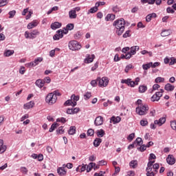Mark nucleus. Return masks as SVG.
Wrapping results in <instances>:
<instances>
[{
	"label": "nucleus",
	"instance_id": "nucleus-1",
	"mask_svg": "<svg viewBox=\"0 0 176 176\" xmlns=\"http://www.w3.org/2000/svg\"><path fill=\"white\" fill-rule=\"evenodd\" d=\"M113 25L116 28V34L120 36L124 32L126 21H124V19H117L113 22Z\"/></svg>",
	"mask_w": 176,
	"mask_h": 176
},
{
	"label": "nucleus",
	"instance_id": "nucleus-52",
	"mask_svg": "<svg viewBox=\"0 0 176 176\" xmlns=\"http://www.w3.org/2000/svg\"><path fill=\"white\" fill-rule=\"evenodd\" d=\"M91 97V92H87L84 95V100H89Z\"/></svg>",
	"mask_w": 176,
	"mask_h": 176
},
{
	"label": "nucleus",
	"instance_id": "nucleus-22",
	"mask_svg": "<svg viewBox=\"0 0 176 176\" xmlns=\"http://www.w3.org/2000/svg\"><path fill=\"white\" fill-rule=\"evenodd\" d=\"M40 32L38 31V30H34L32 32L30 33V39H35L36 38V36L39 35Z\"/></svg>",
	"mask_w": 176,
	"mask_h": 176
},
{
	"label": "nucleus",
	"instance_id": "nucleus-42",
	"mask_svg": "<svg viewBox=\"0 0 176 176\" xmlns=\"http://www.w3.org/2000/svg\"><path fill=\"white\" fill-rule=\"evenodd\" d=\"M20 170H21V173H22V174H25V175L28 174V169H27L25 166H21L20 168Z\"/></svg>",
	"mask_w": 176,
	"mask_h": 176
},
{
	"label": "nucleus",
	"instance_id": "nucleus-38",
	"mask_svg": "<svg viewBox=\"0 0 176 176\" xmlns=\"http://www.w3.org/2000/svg\"><path fill=\"white\" fill-rule=\"evenodd\" d=\"M148 90V87L145 85H140L139 87V91L140 93H145Z\"/></svg>",
	"mask_w": 176,
	"mask_h": 176
},
{
	"label": "nucleus",
	"instance_id": "nucleus-6",
	"mask_svg": "<svg viewBox=\"0 0 176 176\" xmlns=\"http://www.w3.org/2000/svg\"><path fill=\"white\" fill-rule=\"evenodd\" d=\"M80 10V7H76L69 11V18L71 20L75 19L78 17V14H76V12H79Z\"/></svg>",
	"mask_w": 176,
	"mask_h": 176
},
{
	"label": "nucleus",
	"instance_id": "nucleus-45",
	"mask_svg": "<svg viewBox=\"0 0 176 176\" xmlns=\"http://www.w3.org/2000/svg\"><path fill=\"white\" fill-rule=\"evenodd\" d=\"M9 2V0H0V8L2 6H6Z\"/></svg>",
	"mask_w": 176,
	"mask_h": 176
},
{
	"label": "nucleus",
	"instance_id": "nucleus-43",
	"mask_svg": "<svg viewBox=\"0 0 176 176\" xmlns=\"http://www.w3.org/2000/svg\"><path fill=\"white\" fill-rule=\"evenodd\" d=\"M112 104H113V102H112L111 100H107V102H103V107L104 108H107V107H109V105H112Z\"/></svg>",
	"mask_w": 176,
	"mask_h": 176
},
{
	"label": "nucleus",
	"instance_id": "nucleus-12",
	"mask_svg": "<svg viewBox=\"0 0 176 176\" xmlns=\"http://www.w3.org/2000/svg\"><path fill=\"white\" fill-rule=\"evenodd\" d=\"M79 111H80L79 107H75L72 109H67L66 113H67V115H75V113H78Z\"/></svg>",
	"mask_w": 176,
	"mask_h": 176
},
{
	"label": "nucleus",
	"instance_id": "nucleus-33",
	"mask_svg": "<svg viewBox=\"0 0 176 176\" xmlns=\"http://www.w3.org/2000/svg\"><path fill=\"white\" fill-rule=\"evenodd\" d=\"M129 166L130 167H131V168H135L137 166H138V161L137 160L131 161L129 163Z\"/></svg>",
	"mask_w": 176,
	"mask_h": 176
},
{
	"label": "nucleus",
	"instance_id": "nucleus-57",
	"mask_svg": "<svg viewBox=\"0 0 176 176\" xmlns=\"http://www.w3.org/2000/svg\"><path fill=\"white\" fill-rule=\"evenodd\" d=\"M133 69V65H128L124 69V72L127 74L130 71V69Z\"/></svg>",
	"mask_w": 176,
	"mask_h": 176
},
{
	"label": "nucleus",
	"instance_id": "nucleus-51",
	"mask_svg": "<svg viewBox=\"0 0 176 176\" xmlns=\"http://www.w3.org/2000/svg\"><path fill=\"white\" fill-rule=\"evenodd\" d=\"M176 64V58L175 57H171L170 58L169 65H174Z\"/></svg>",
	"mask_w": 176,
	"mask_h": 176
},
{
	"label": "nucleus",
	"instance_id": "nucleus-20",
	"mask_svg": "<svg viewBox=\"0 0 176 176\" xmlns=\"http://www.w3.org/2000/svg\"><path fill=\"white\" fill-rule=\"evenodd\" d=\"M166 123V118H161L159 120H156L154 121V124H157L158 126H162Z\"/></svg>",
	"mask_w": 176,
	"mask_h": 176
},
{
	"label": "nucleus",
	"instance_id": "nucleus-59",
	"mask_svg": "<svg viewBox=\"0 0 176 176\" xmlns=\"http://www.w3.org/2000/svg\"><path fill=\"white\" fill-rule=\"evenodd\" d=\"M57 134H63L64 133V127L60 126L58 129L56 131Z\"/></svg>",
	"mask_w": 176,
	"mask_h": 176
},
{
	"label": "nucleus",
	"instance_id": "nucleus-4",
	"mask_svg": "<svg viewBox=\"0 0 176 176\" xmlns=\"http://www.w3.org/2000/svg\"><path fill=\"white\" fill-rule=\"evenodd\" d=\"M57 102V97L54 95V93H50L45 97V102L49 105H53V104H56Z\"/></svg>",
	"mask_w": 176,
	"mask_h": 176
},
{
	"label": "nucleus",
	"instance_id": "nucleus-62",
	"mask_svg": "<svg viewBox=\"0 0 176 176\" xmlns=\"http://www.w3.org/2000/svg\"><path fill=\"white\" fill-rule=\"evenodd\" d=\"M97 79L96 80H93L91 81L90 85H92L93 87H96L97 86Z\"/></svg>",
	"mask_w": 176,
	"mask_h": 176
},
{
	"label": "nucleus",
	"instance_id": "nucleus-26",
	"mask_svg": "<svg viewBox=\"0 0 176 176\" xmlns=\"http://www.w3.org/2000/svg\"><path fill=\"white\" fill-rule=\"evenodd\" d=\"M102 142V139L96 138L94 141V146L96 148H98V146H100V144Z\"/></svg>",
	"mask_w": 176,
	"mask_h": 176
},
{
	"label": "nucleus",
	"instance_id": "nucleus-15",
	"mask_svg": "<svg viewBox=\"0 0 176 176\" xmlns=\"http://www.w3.org/2000/svg\"><path fill=\"white\" fill-rule=\"evenodd\" d=\"M38 24H39V23L38 22V21L34 20V21L30 22L27 25V28H28V30H32V28H35V27H37Z\"/></svg>",
	"mask_w": 176,
	"mask_h": 176
},
{
	"label": "nucleus",
	"instance_id": "nucleus-5",
	"mask_svg": "<svg viewBox=\"0 0 176 176\" xmlns=\"http://www.w3.org/2000/svg\"><path fill=\"white\" fill-rule=\"evenodd\" d=\"M97 82H98L99 87H107L109 83V80L107 77L98 78Z\"/></svg>",
	"mask_w": 176,
	"mask_h": 176
},
{
	"label": "nucleus",
	"instance_id": "nucleus-13",
	"mask_svg": "<svg viewBox=\"0 0 176 176\" xmlns=\"http://www.w3.org/2000/svg\"><path fill=\"white\" fill-rule=\"evenodd\" d=\"M140 50V46L136 45L131 47V51L128 52V54H130L131 58L132 56L136 54L137 52Z\"/></svg>",
	"mask_w": 176,
	"mask_h": 176
},
{
	"label": "nucleus",
	"instance_id": "nucleus-27",
	"mask_svg": "<svg viewBox=\"0 0 176 176\" xmlns=\"http://www.w3.org/2000/svg\"><path fill=\"white\" fill-rule=\"evenodd\" d=\"M57 173L60 176H64L67 174V170L64 168H58L57 169Z\"/></svg>",
	"mask_w": 176,
	"mask_h": 176
},
{
	"label": "nucleus",
	"instance_id": "nucleus-63",
	"mask_svg": "<svg viewBox=\"0 0 176 176\" xmlns=\"http://www.w3.org/2000/svg\"><path fill=\"white\" fill-rule=\"evenodd\" d=\"M105 171H100V173H96L94 176H104Z\"/></svg>",
	"mask_w": 176,
	"mask_h": 176
},
{
	"label": "nucleus",
	"instance_id": "nucleus-11",
	"mask_svg": "<svg viewBox=\"0 0 176 176\" xmlns=\"http://www.w3.org/2000/svg\"><path fill=\"white\" fill-rule=\"evenodd\" d=\"M64 35L63 34V30H59L56 32V34L54 35L53 39L54 41H60L62 38H63Z\"/></svg>",
	"mask_w": 176,
	"mask_h": 176
},
{
	"label": "nucleus",
	"instance_id": "nucleus-25",
	"mask_svg": "<svg viewBox=\"0 0 176 176\" xmlns=\"http://www.w3.org/2000/svg\"><path fill=\"white\" fill-rule=\"evenodd\" d=\"M174 89H175V87L170 83L166 84L164 87V89L166 90V91H173Z\"/></svg>",
	"mask_w": 176,
	"mask_h": 176
},
{
	"label": "nucleus",
	"instance_id": "nucleus-36",
	"mask_svg": "<svg viewBox=\"0 0 176 176\" xmlns=\"http://www.w3.org/2000/svg\"><path fill=\"white\" fill-rule=\"evenodd\" d=\"M151 67H152V62L142 65V68L145 71L149 69V68H151Z\"/></svg>",
	"mask_w": 176,
	"mask_h": 176
},
{
	"label": "nucleus",
	"instance_id": "nucleus-19",
	"mask_svg": "<svg viewBox=\"0 0 176 176\" xmlns=\"http://www.w3.org/2000/svg\"><path fill=\"white\" fill-rule=\"evenodd\" d=\"M122 120V118L119 116L115 117V116H112L110 119V123H113V124H116V123H119L120 122V121Z\"/></svg>",
	"mask_w": 176,
	"mask_h": 176
},
{
	"label": "nucleus",
	"instance_id": "nucleus-47",
	"mask_svg": "<svg viewBox=\"0 0 176 176\" xmlns=\"http://www.w3.org/2000/svg\"><path fill=\"white\" fill-rule=\"evenodd\" d=\"M71 99L72 100L73 102H76L77 101H79V96H78L72 95L71 96Z\"/></svg>",
	"mask_w": 176,
	"mask_h": 176
},
{
	"label": "nucleus",
	"instance_id": "nucleus-53",
	"mask_svg": "<svg viewBox=\"0 0 176 176\" xmlns=\"http://www.w3.org/2000/svg\"><path fill=\"white\" fill-rule=\"evenodd\" d=\"M120 173V167L115 166V173L113 174V176H115Z\"/></svg>",
	"mask_w": 176,
	"mask_h": 176
},
{
	"label": "nucleus",
	"instance_id": "nucleus-48",
	"mask_svg": "<svg viewBox=\"0 0 176 176\" xmlns=\"http://www.w3.org/2000/svg\"><path fill=\"white\" fill-rule=\"evenodd\" d=\"M7 148L6 145L0 146V153H4V152H6Z\"/></svg>",
	"mask_w": 176,
	"mask_h": 176
},
{
	"label": "nucleus",
	"instance_id": "nucleus-7",
	"mask_svg": "<svg viewBox=\"0 0 176 176\" xmlns=\"http://www.w3.org/2000/svg\"><path fill=\"white\" fill-rule=\"evenodd\" d=\"M164 90L160 89V91L156 92L155 94H154L151 100L153 102H155V101H159L160 100V98L163 96Z\"/></svg>",
	"mask_w": 176,
	"mask_h": 176
},
{
	"label": "nucleus",
	"instance_id": "nucleus-37",
	"mask_svg": "<svg viewBox=\"0 0 176 176\" xmlns=\"http://www.w3.org/2000/svg\"><path fill=\"white\" fill-rule=\"evenodd\" d=\"M96 134L99 138L104 137L105 135V131L103 129H100L97 131Z\"/></svg>",
	"mask_w": 176,
	"mask_h": 176
},
{
	"label": "nucleus",
	"instance_id": "nucleus-31",
	"mask_svg": "<svg viewBox=\"0 0 176 176\" xmlns=\"http://www.w3.org/2000/svg\"><path fill=\"white\" fill-rule=\"evenodd\" d=\"M94 58H96V56L94 54H92L91 56L90 55L87 56V58L85 59V61H87L89 63H93L94 61Z\"/></svg>",
	"mask_w": 176,
	"mask_h": 176
},
{
	"label": "nucleus",
	"instance_id": "nucleus-64",
	"mask_svg": "<svg viewBox=\"0 0 176 176\" xmlns=\"http://www.w3.org/2000/svg\"><path fill=\"white\" fill-rule=\"evenodd\" d=\"M134 175H135V173H134V171L129 170L128 171L126 176H134Z\"/></svg>",
	"mask_w": 176,
	"mask_h": 176
},
{
	"label": "nucleus",
	"instance_id": "nucleus-28",
	"mask_svg": "<svg viewBox=\"0 0 176 176\" xmlns=\"http://www.w3.org/2000/svg\"><path fill=\"white\" fill-rule=\"evenodd\" d=\"M115 17H116L115 14H108L107 15V16L105 17V20H106V21H112L115 20Z\"/></svg>",
	"mask_w": 176,
	"mask_h": 176
},
{
	"label": "nucleus",
	"instance_id": "nucleus-39",
	"mask_svg": "<svg viewBox=\"0 0 176 176\" xmlns=\"http://www.w3.org/2000/svg\"><path fill=\"white\" fill-rule=\"evenodd\" d=\"M98 10V7L96 6L95 7L91 8L87 12V14H90V13H96Z\"/></svg>",
	"mask_w": 176,
	"mask_h": 176
},
{
	"label": "nucleus",
	"instance_id": "nucleus-18",
	"mask_svg": "<svg viewBox=\"0 0 176 176\" xmlns=\"http://www.w3.org/2000/svg\"><path fill=\"white\" fill-rule=\"evenodd\" d=\"M65 107H76V102H74L72 99L67 100L65 103H64Z\"/></svg>",
	"mask_w": 176,
	"mask_h": 176
},
{
	"label": "nucleus",
	"instance_id": "nucleus-10",
	"mask_svg": "<svg viewBox=\"0 0 176 176\" xmlns=\"http://www.w3.org/2000/svg\"><path fill=\"white\" fill-rule=\"evenodd\" d=\"M43 61V58L38 57L34 59L33 62L28 63L29 67H36L39 64V63H42Z\"/></svg>",
	"mask_w": 176,
	"mask_h": 176
},
{
	"label": "nucleus",
	"instance_id": "nucleus-44",
	"mask_svg": "<svg viewBox=\"0 0 176 176\" xmlns=\"http://www.w3.org/2000/svg\"><path fill=\"white\" fill-rule=\"evenodd\" d=\"M82 32H77L75 34H74V39H80V38H82Z\"/></svg>",
	"mask_w": 176,
	"mask_h": 176
},
{
	"label": "nucleus",
	"instance_id": "nucleus-35",
	"mask_svg": "<svg viewBox=\"0 0 176 176\" xmlns=\"http://www.w3.org/2000/svg\"><path fill=\"white\" fill-rule=\"evenodd\" d=\"M58 123H54L51 125V127L49 130L50 133H53L54 130H56V128L58 127Z\"/></svg>",
	"mask_w": 176,
	"mask_h": 176
},
{
	"label": "nucleus",
	"instance_id": "nucleus-60",
	"mask_svg": "<svg viewBox=\"0 0 176 176\" xmlns=\"http://www.w3.org/2000/svg\"><path fill=\"white\" fill-rule=\"evenodd\" d=\"M135 142L138 144V145L140 146L142 145V138H138L135 140Z\"/></svg>",
	"mask_w": 176,
	"mask_h": 176
},
{
	"label": "nucleus",
	"instance_id": "nucleus-9",
	"mask_svg": "<svg viewBox=\"0 0 176 176\" xmlns=\"http://www.w3.org/2000/svg\"><path fill=\"white\" fill-rule=\"evenodd\" d=\"M153 163H155V161H149L147 164V167L146 168V175H149L151 173H154V171H152V168H153Z\"/></svg>",
	"mask_w": 176,
	"mask_h": 176
},
{
	"label": "nucleus",
	"instance_id": "nucleus-46",
	"mask_svg": "<svg viewBox=\"0 0 176 176\" xmlns=\"http://www.w3.org/2000/svg\"><path fill=\"white\" fill-rule=\"evenodd\" d=\"M160 167L159 164H155L153 165V171L155 174H157V170H159Z\"/></svg>",
	"mask_w": 176,
	"mask_h": 176
},
{
	"label": "nucleus",
	"instance_id": "nucleus-16",
	"mask_svg": "<svg viewBox=\"0 0 176 176\" xmlns=\"http://www.w3.org/2000/svg\"><path fill=\"white\" fill-rule=\"evenodd\" d=\"M166 162L168 164L173 166V164H175V158H174V156L169 155L166 158Z\"/></svg>",
	"mask_w": 176,
	"mask_h": 176
},
{
	"label": "nucleus",
	"instance_id": "nucleus-3",
	"mask_svg": "<svg viewBox=\"0 0 176 176\" xmlns=\"http://www.w3.org/2000/svg\"><path fill=\"white\" fill-rule=\"evenodd\" d=\"M149 110V107L147 104H142L136 107V113L142 116V115H146L148 113V111Z\"/></svg>",
	"mask_w": 176,
	"mask_h": 176
},
{
	"label": "nucleus",
	"instance_id": "nucleus-8",
	"mask_svg": "<svg viewBox=\"0 0 176 176\" xmlns=\"http://www.w3.org/2000/svg\"><path fill=\"white\" fill-rule=\"evenodd\" d=\"M121 83H125L127 86H130V87H134L136 86L135 82L131 80V78L122 79L121 80Z\"/></svg>",
	"mask_w": 176,
	"mask_h": 176
},
{
	"label": "nucleus",
	"instance_id": "nucleus-54",
	"mask_svg": "<svg viewBox=\"0 0 176 176\" xmlns=\"http://www.w3.org/2000/svg\"><path fill=\"white\" fill-rule=\"evenodd\" d=\"M19 74H21V75H24V74H25V67L24 66L20 67Z\"/></svg>",
	"mask_w": 176,
	"mask_h": 176
},
{
	"label": "nucleus",
	"instance_id": "nucleus-55",
	"mask_svg": "<svg viewBox=\"0 0 176 176\" xmlns=\"http://www.w3.org/2000/svg\"><path fill=\"white\" fill-rule=\"evenodd\" d=\"M160 62H155L154 63L151 62V68H156V67H160Z\"/></svg>",
	"mask_w": 176,
	"mask_h": 176
},
{
	"label": "nucleus",
	"instance_id": "nucleus-61",
	"mask_svg": "<svg viewBox=\"0 0 176 176\" xmlns=\"http://www.w3.org/2000/svg\"><path fill=\"white\" fill-rule=\"evenodd\" d=\"M87 135H89V137H91V135H94V131L91 129H88Z\"/></svg>",
	"mask_w": 176,
	"mask_h": 176
},
{
	"label": "nucleus",
	"instance_id": "nucleus-50",
	"mask_svg": "<svg viewBox=\"0 0 176 176\" xmlns=\"http://www.w3.org/2000/svg\"><path fill=\"white\" fill-rule=\"evenodd\" d=\"M74 23H69L66 25V28L68 31H72V29L74 28Z\"/></svg>",
	"mask_w": 176,
	"mask_h": 176
},
{
	"label": "nucleus",
	"instance_id": "nucleus-14",
	"mask_svg": "<svg viewBox=\"0 0 176 176\" xmlns=\"http://www.w3.org/2000/svg\"><path fill=\"white\" fill-rule=\"evenodd\" d=\"M104 123V118L102 116H98L94 121L96 126H101Z\"/></svg>",
	"mask_w": 176,
	"mask_h": 176
},
{
	"label": "nucleus",
	"instance_id": "nucleus-2",
	"mask_svg": "<svg viewBox=\"0 0 176 176\" xmlns=\"http://www.w3.org/2000/svg\"><path fill=\"white\" fill-rule=\"evenodd\" d=\"M68 47L72 52H78L82 49V45L79 42L73 40L69 42Z\"/></svg>",
	"mask_w": 176,
	"mask_h": 176
},
{
	"label": "nucleus",
	"instance_id": "nucleus-23",
	"mask_svg": "<svg viewBox=\"0 0 176 176\" xmlns=\"http://www.w3.org/2000/svg\"><path fill=\"white\" fill-rule=\"evenodd\" d=\"M61 28V23L59 22H54L51 24V28L52 30H57L58 28Z\"/></svg>",
	"mask_w": 176,
	"mask_h": 176
},
{
	"label": "nucleus",
	"instance_id": "nucleus-17",
	"mask_svg": "<svg viewBox=\"0 0 176 176\" xmlns=\"http://www.w3.org/2000/svg\"><path fill=\"white\" fill-rule=\"evenodd\" d=\"M35 106V102L34 101H30L27 103H25L23 105L24 109H31V108H34Z\"/></svg>",
	"mask_w": 176,
	"mask_h": 176
},
{
	"label": "nucleus",
	"instance_id": "nucleus-24",
	"mask_svg": "<svg viewBox=\"0 0 176 176\" xmlns=\"http://www.w3.org/2000/svg\"><path fill=\"white\" fill-rule=\"evenodd\" d=\"M5 57H10L14 54V50H6L3 53Z\"/></svg>",
	"mask_w": 176,
	"mask_h": 176
},
{
	"label": "nucleus",
	"instance_id": "nucleus-41",
	"mask_svg": "<svg viewBox=\"0 0 176 176\" xmlns=\"http://www.w3.org/2000/svg\"><path fill=\"white\" fill-rule=\"evenodd\" d=\"M120 58V60H122V58H125L126 60H130V58H131V56L128 52L126 55L122 54Z\"/></svg>",
	"mask_w": 176,
	"mask_h": 176
},
{
	"label": "nucleus",
	"instance_id": "nucleus-40",
	"mask_svg": "<svg viewBox=\"0 0 176 176\" xmlns=\"http://www.w3.org/2000/svg\"><path fill=\"white\" fill-rule=\"evenodd\" d=\"M155 83H164V78L157 77L155 80Z\"/></svg>",
	"mask_w": 176,
	"mask_h": 176
},
{
	"label": "nucleus",
	"instance_id": "nucleus-29",
	"mask_svg": "<svg viewBox=\"0 0 176 176\" xmlns=\"http://www.w3.org/2000/svg\"><path fill=\"white\" fill-rule=\"evenodd\" d=\"M96 166V163L94 162H90L87 166V173H90L91 171L92 168H94Z\"/></svg>",
	"mask_w": 176,
	"mask_h": 176
},
{
	"label": "nucleus",
	"instance_id": "nucleus-32",
	"mask_svg": "<svg viewBox=\"0 0 176 176\" xmlns=\"http://www.w3.org/2000/svg\"><path fill=\"white\" fill-rule=\"evenodd\" d=\"M36 86H37L38 87H39L40 89H41V87H43V86H45V82L43 80H37L35 82Z\"/></svg>",
	"mask_w": 176,
	"mask_h": 176
},
{
	"label": "nucleus",
	"instance_id": "nucleus-49",
	"mask_svg": "<svg viewBox=\"0 0 176 176\" xmlns=\"http://www.w3.org/2000/svg\"><path fill=\"white\" fill-rule=\"evenodd\" d=\"M8 14L10 15L9 19H13L16 16V10L10 11Z\"/></svg>",
	"mask_w": 176,
	"mask_h": 176
},
{
	"label": "nucleus",
	"instance_id": "nucleus-56",
	"mask_svg": "<svg viewBox=\"0 0 176 176\" xmlns=\"http://www.w3.org/2000/svg\"><path fill=\"white\" fill-rule=\"evenodd\" d=\"M140 124L142 126H148V120H140Z\"/></svg>",
	"mask_w": 176,
	"mask_h": 176
},
{
	"label": "nucleus",
	"instance_id": "nucleus-34",
	"mask_svg": "<svg viewBox=\"0 0 176 176\" xmlns=\"http://www.w3.org/2000/svg\"><path fill=\"white\" fill-rule=\"evenodd\" d=\"M75 133H76V127L71 126L69 129L68 133L69 134V135H74Z\"/></svg>",
	"mask_w": 176,
	"mask_h": 176
},
{
	"label": "nucleus",
	"instance_id": "nucleus-21",
	"mask_svg": "<svg viewBox=\"0 0 176 176\" xmlns=\"http://www.w3.org/2000/svg\"><path fill=\"white\" fill-rule=\"evenodd\" d=\"M157 15H156V13L153 12L151 14H148L146 16V21L147 23H149L151 21V20H152V19H155V17H157Z\"/></svg>",
	"mask_w": 176,
	"mask_h": 176
},
{
	"label": "nucleus",
	"instance_id": "nucleus-30",
	"mask_svg": "<svg viewBox=\"0 0 176 176\" xmlns=\"http://www.w3.org/2000/svg\"><path fill=\"white\" fill-rule=\"evenodd\" d=\"M169 35H171L170 30H164L161 32V36H168Z\"/></svg>",
	"mask_w": 176,
	"mask_h": 176
},
{
	"label": "nucleus",
	"instance_id": "nucleus-58",
	"mask_svg": "<svg viewBox=\"0 0 176 176\" xmlns=\"http://www.w3.org/2000/svg\"><path fill=\"white\" fill-rule=\"evenodd\" d=\"M134 137H135V133H133L128 136L127 139L129 141H133V140H134Z\"/></svg>",
	"mask_w": 176,
	"mask_h": 176
}]
</instances>
